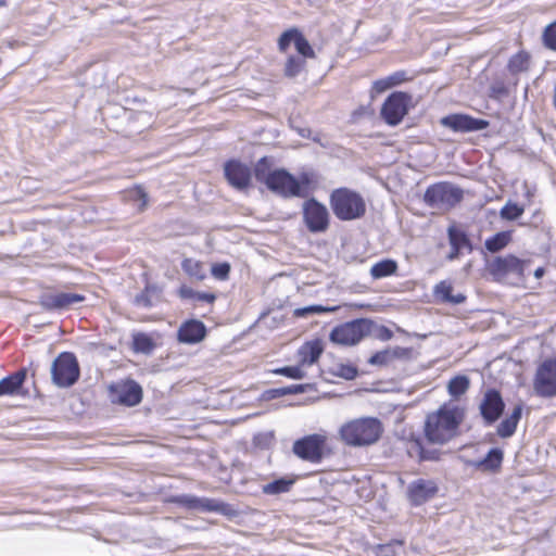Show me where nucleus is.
<instances>
[{
	"instance_id": "obj_46",
	"label": "nucleus",
	"mask_w": 556,
	"mask_h": 556,
	"mask_svg": "<svg viewBox=\"0 0 556 556\" xmlns=\"http://www.w3.org/2000/svg\"><path fill=\"white\" fill-rule=\"evenodd\" d=\"M371 334H374L377 339L381 341H388L392 339L393 332L386 326H379L375 324L372 328Z\"/></svg>"
},
{
	"instance_id": "obj_49",
	"label": "nucleus",
	"mask_w": 556,
	"mask_h": 556,
	"mask_svg": "<svg viewBox=\"0 0 556 556\" xmlns=\"http://www.w3.org/2000/svg\"><path fill=\"white\" fill-rule=\"evenodd\" d=\"M389 353H390V358H391V362L393 359H396V358H407L410 354V350L407 349V348H401V346H395L393 349H388Z\"/></svg>"
},
{
	"instance_id": "obj_17",
	"label": "nucleus",
	"mask_w": 556,
	"mask_h": 556,
	"mask_svg": "<svg viewBox=\"0 0 556 556\" xmlns=\"http://www.w3.org/2000/svg\"><path fill=\"white\" fill-rule=\"evenodd\" d=\"M438 492V485L432 480L418 479L413 481L407 489V494L410 503L419 506L432 497Z\"/></svg>"
},
{
	"instance_id": "obj_35",
	"label": "nucleus",
	"mask_w": 556,
	"mask_h": 556,
	"mask_svg": "<svg viewBox=\"0 0 556 556\" xmlns=\"http://www.w3.org/2000/svg\"><path fill=\"white\" fill-rule=\"evenodd\" d=\"M525 212V207L508 201L500 211V216L505 220H516Z\"/></svg>"
},
{
	"instance_id": "obj_1",
	"label": "nucleus",
	"mask_w": 556,
	"mask_h": 556,
	"mask_svg": "<svg viewBox=\"0 0 556 556\" xmlns=\"http://www.w3.org/2000/svg\"><path fill=\"white\" fill-rule=\"evenodd\" d=\"M465 418V410L456 405L444 404L435 413L427 416L425 433L431 443L444 444L458 434Z\"/></svg>"
},
{
	"instance_id": "obj_45",
	"label": "nucleus",
	"mask_w": 556,
	"mask_h": 556,
	"mask_svg": "<svg viewBox=\"0 0 556 556\" xmlns=\"http://www.w3.org/2000/svg\"><path fill=\"white\" fill-rule=\"evenodd\" d=\"M150 288L147 287L144 291H142L140 294L136 295L135 298V304L141 307H151L153 305V301L150 296Z\"/></svg>"
},
{
	"instance_id": "obj_13",
	"label": "nucleus",
	"mask_w": 556,
	"mask_h": 556,
	"mask_svg": "<svg viewBox=\"0 0 556 556\" xmlns=\"http://www.w3.org/2000/svg\"><path fill=\"white\" fill-rule=\"evenodd\" d=\"M534 389L541 396L556 395V361L547 359L538 368Z\"/></svg>"
},
{
	"instance_id": "obj_23",
	"label": "nucleus",
	"mask_w": 556,
	"mask_h": 556,
	"mask_svg": "<svg viewBox=\"0 0 556 556\" xmlns=\"http://www.w3.org/2000/svg\"><path fill=\"white\" fill-rule=\"evenodd\" d=\"M452 292L453 287L450 282L446 281L439 282L433 289V294L437 300L443 303L462 304L465 302L466 296L464 294H453Z\"/></svg>"
},
{
	"instance_id": "obj_20",
	"label": "nucleus",
	"mask_w": 556,
	"mask_h": 556,
	"mask_svg": "<svg viewBox=\"0 0 556 556\" xmlns=\"http://www.w3.org/2000/svg\"><path fill=\"white\" fill-rule=\"evenodd\" d=\"M142 399V389L135 382L129 381L116 390V402L126 406H135Z\"/></svg>"
},
{
	"instance_id": "obj_42",
	"label": "nucleus",
	"mask_w": 556,
	"mask_h": 556,
	"mask_svg": "<svg viewBox=\"0 0 556 556\" xmlns=\"http://www.w3.org/2000/svg\"><path fill=\"white\" fill-rule=\"evenodd\" d=\"M274 372L291 379H302L305 376L304 371L298 366L281 367L276 369Z\"/></svg>"
},
{
	"instance_id": "obj_53",
	"label": "nucleus",
	"mask_w": 556,
	"mask_h": 556,
	"mask_svg": "<svg viewBox=\"0 0 556 556\" xmlns=\"http://www.w3.org/2000/svg\"><path fill=\"white\" fill-rule=\"evenodd\" d=\"M388 78L392 83V86L394 87L405 80V72H396L390 75Z\"/></svg>"
},
{
	"instance_id": "obj_41",
	"label": "nucleus",
	"mask_w": 556,
	"mask_h": 556,
	"mask_svg": "<svg viewBox=\"0 0 556 556\" xmlns=\"http://www.w3.org/2000/svg\"><path fill=\"white\" fill-rule=\"evenodd\" d=\"M298 30V28H290L280 35L278 48L281 52H286L289 46L294 41Z\"/></svg>"
},
{
	"instance_id": "obj_9",
	"label": "nucleus",
	"mask_w": 556,
	"mask_h": 556,
	"mask_svg": "<svg viewBox=\"0 0 556 556\" xmlns=\"http://www.w3.org/2000/svg\"><path fill=\"white\" fill-rule=\"evenodd\" d=\"M267 188L283 197H301V185L298 179L286 169H275L266 177Z\"/></svg>"
},
{
	"instance_id": "obj_33",
	"label": "nucleus",
	"mask_w": 556,
	"mask_h": 556,
	"mask_svg": "<svg viewBox=\"0 0 556 556\" xmlns=\"http://www.w3.org/2000/svg\"><path fill=\"white\" fill-rule=\"evenodd\" d=\"M132 346L136 352L149 354L154 349L152 339L146 333H137L132 339Z\"/></svg>"
},
{
	"instance_id": "obj_18",
	"label": "nucleus",
	"mask_w": 556,
	"mask_h": 556,
	"mask_svg": "<svg viewBox=\"0 0 556 556\" xmlns=\"http://www.w3.org/2000/svg\"><path fill=\"white\" fill-rule=\"evenodd\" d=\"M85 296L77 293L60 292L48 293L40 298V305L49 311L67 308L76 303L83 302Z\"/></svg>"
},
{
	"instance_id": "obj_36",
	"label": "nucleus",
	"mask_w": 556,
	"mask_h": 556,
	"mask_svg": "<svg viewBox=\"0 0 556 556\" xmlns=\"http://www.w3.org/2000/svg\"><path fill=\"white\" fill-rule=\"evenodd\" d=\"M294 47L299 54H301L303 58H314L315 52L309 45L308 40L303 36V34L298 30V34L295 36V39L293 41Z\"/></svg>"
},
{
	"instance_id": "obj_48",
	"label": "nucleus",
	"mask_w": 556,
	"mask_h": 556,
	"mask_svg": "<svg viewBox=\"0 0 556 556\" xmlns=\"http://www.w3.org/2000/svg\"><path fill=\"white\" fill-rule=\"evenodd\" d=\"M338 375L344 379L352 380L357 376V369L351 365H340Z\"/></svg>"
},
{
	"instance_id": "obj_58",
	"label": "nucleus",
	"mask_w": 556,
	"mask_h": 556,
	"mask_svg": "<svg viewBox=\"0 0 556 556\" xmlns=\"http://www.w3.org/2000/svg\"><path fill=\"white\" fill-rule=\"evenodd\" d=\"M5 4V0H0V7Z\"/></svg>"
},
{
	"instance_id": "obj_4",
	"label": "nucleus",
	"mask_w": 556,
	"mask_h": 556,
	"mask_svg": "<svg viewBox=\"0 0 556 556\" xmlns=\"http://www.w3.org/2000/svg\"><path fill=\"white\" fill-rule=\"evenodd\" d=\"M464 191L459 187L442 181L429 186L425 192V203L439 211H450L462 202Z\"/></svg>"
},
{
	"instance_id": "obj_37",
	"label": "nucleus",
	"mask_w": 556,
	"mask_h": 556,
	"mask_svg": "<svg viewBox=\"0 0 556 556\" xmlns=\"http://www.w3.org/2000/svg\"><path fill=\"white\" fill-rule=\"evenodd\" d=\"M542 42L545 48L556 52V21L545 26Z\"/></svg>"
},
{
	"instance_id": "obj_26",
	"label": "nucleus",
	"mask_w": 556,
	"mask_h": 556,
	"mask_svg": "<svg viewBox=\"0 0 556 556\" xmlns=\"http://www.w3.org/2000/svg\"><path fill=\"white\" fill-rule=\"evenodd\" d=\"M503 451L501 448H491L485 457L475 465L477 468H481L483 470L495 471L500 469L503 462Z\"/></svg>"
},
{
	"instance_id": "obj_54",
	"label": "nucleus",
	"mask_w": 556,
	"mask_h": 556,
	"mask_svg": "<svg viewBox=\"0 0 556 556\" xmlns=\"http://www.w3.org/2000/svg\"><path fill=\"white\" fill-rule=\"evenodd\" d=\"M439 458V452L435 450H425L420 460H437Z\"/></svg>"
},
{
	"instance_id": "obj_3",
	"label": "nucleus",
	"mask_w": 556,
	"mask_h": 556,
	"mask_svg": "<svg viewBox=\"0 0 556 556\" xmlns=\"http://www.w3.org/2000/svg\"><path fill=\"white\" fill-rule=\"evenodd\" d=\"M330 206L340 220H354L366 213L364 198L356 191L342 187L334 189L330 194Z\"/></svg>"
},
{
	"instance_id": "obj_2",
	"label": "nucleus",
	"mask_w": 556,
	"mask_h": 556,
	"mask_svg": "<svg viewBox=\"0 0 556 556\" xmlns=\"http://www.w3.org/2000/svg\"><path fill=\"white\" fill-rule=\"evenodd\" d=\"M383 432L382 424L374 417H364L344 424L341 439L350 446H367L376 443Z\"/></svg>"
},
{
	"instance_id": "obj_19",
	"label": "nucleus",
	"mask_w": 556,
	"mask_h": 556,
	"mask_svg": "<svg viewBox=\"0 0 556 556\" xmlns=\"http://www.w3.org/2000/svg\"><path fill=\"white\" fill-rule=\"evenodd\" d=\"M206 334L204 324L197 319L184 323L178 329V340L182 343L193 344L202 341Z\"/></svg>"
},
{
	"instance_id": "obj_27",
	"label": "nucleus",
	"mask_w": 556,
	"mask_h": 556,
	"mask_svg": "<svg viewBox=\"0 0 556 556\" xmlns=\"http://www.w3.org/2000/svg\"><path fill=\"white\" fill-rule=\"evenodd\" d=\"M530 67V55L526 51H519L514 54L507 64L508 72L516 76L521 73L528 72Z\"/></svg>"
},
{
	"instance_id": "obj_28",
	"label": "nucleus",
	"mask_w": 556,
	"mask_h": 556,
	"mask_svg": "<svg viewBox=\"0 0 556 556\" xmlns=\"http://www.w3.org/2000/svg\"><path fill=\"white\" fill-rule=\"evenodd\" d=\"M321 353L323 344L319 340L307 342L300 350L303 362L307 363L308 365L316 363Z\"/></svg>"
},
{
	"instance_id": "obj_16",
	"label": "nucleus",
	"mask_w": 556,
	"mask_h": 556,
	"mask_svg": "<svg viewBox=\"0 0 556 556\" xmlns=\"http://www.w3.org/2000/svg\"><path fill=\"white\" fill-rule=\"evenodd\" d=\"M441 123L454 131L462 132L483 130L489 126V122L485 119L475 118L463 114L445 116L442 118Z\"/></svg>"
},
{
	"instance_id": "obj_56",
	"label": "nucleus",
	"mask_w": 556,
	"mask_h": 556,
	"mask_svg": "<svg viewBox=\"0 0 556 556\" xmlns=\"http://www.w3.org/2000/svg\"><path fill=\"white\" fill-rule=\"evenodd\" d=\"M543 275H544V268L543 267H539V268H536L534 270V277L535 278L539 279V278L543 277Z\"/></svg>"
},
{
	"instance_id": "obj_57",
	"label": "nucleus",
	"mask_w": 556,
	"mask_h": 556,
	"mask_svg": "<svg viewBox=\"0 0 556 556\" xmlns=\"http://www.w3.org/2000/svg\"><path fill=\"white\" fill-rule=\"evenodd\" d=\"M389 549H390V547H389V546H380V551H381V553H383L384 555H388V554H389Z\"/></svg>"
},
{
	"instance_id": "obj_30",
	"label": "nucleus",
	"mask_w": 556,
	"mask_h": 556,
	"mask_svg": "<svg viewBox=\"0 0 556 556\" xmlns=\"http://www.w3.org/2000/svg\"><path fill=\"white\" fill-rule=\"evenodd\" d=\"M447 233L451 248L460 249L462 251L467 250L468 252L472 250L470 240L463 230L450 227Z\"/></svg>"
},
{
	"instance_id": "obj_51",
	"label": "nucleus",
	"mask_w": 556,
	"mask_h": 556,
	"mask_svg": "<svg viewBox=\"0 0 556 556\" xmlns=\"http://www.w3.org/2000/svg\"><path fill=\"white\" fill-rule=\"evenodd\" d=\"M131 197L140 202L138 205L139 210H143L147 206L148 195L142 188L132 190Z\"/></svg>"
},
{
	"instance_id": "obj_55",
	"label": "nucleus",
	"mask_w": 556,
	"mask_h": 556,
	"mask_svg": "<svg viewBox=\"0 0 556 556\" xmlns=\"http://www.w3.org/2000/svg\"><path fill=\"white\" fill-rule=\"evenodd\" d=\"M460 252H462L460 249L452 248L450 254L447 255V258L453 261L458 257Z\"/></svg>"
},
{
	"instance_id": "obj_12",
	"label": "nucleus",
	"mask_w": 556,
	"mask_h": 556,
	"mask_svg": "<svg viewBox=\"0 0 556 556\" xmlns=\"http://www.w3.org/2000/svg\"><path fill=\"white\" fill-rule=\"evenodd\" d=\"M504 408L505 403L500 391L488 389L483 393L482 401L479 404V410L485 426H491L497 421Z\"/></svg>"
},
{
	"instance_id": "obj_32",
	"label": "nucleus",
	"mask_w": 556,
	"mask_h": 556,
	"mask_svg": "<svg viewBox=\"0 0 556 556\" xmlns=\"http://www.w3.org/2000/svg\"><path fill=\"white\" fill-rule=\"evenodd\" d=\"M181 299H189L197 302L213 303L216 296L213 293L194 291L192 288L181 286L178 291Z\"/></svg>"
},
{
	"instance_id": "obj_6",
	"label": "nucleus",
	"mask_w": 556,
	"mask_h": 556,
	"mask_svg": "<svg viewBox=\"0 0 556 556\" xmlns=\"http://www.w3.org/2000/svg\"><path fill=\"white\" fill-rule=\"evenodd\" d=\"M51 377L60 388L73 386L79 378V365L73 353L63 352L52 363Z\"/></svg>"
},
{
	"instance_id": "obj_40",
	"label": "nucleus",
	"mask_w": 556,
	"mask_h": 556,
	"mask_svg": "<svg viewBox=\"0 0 556 556\" xmlns=\"http://www.w3.org/2000/svg\"><path fill=\"white\" fill-rule=\"evenodd\" d=\"M270 162L268 157L264 156L255 165L254 173L258 181L266 184V177L269 175Z\"/></svg>"
},
{
	"instance_id": "obj_52",
	"label": "nucleus",
	"mask_w": 556,
	"mask_h": 556,
	"mask_svg": "<svg viewBox=\"0 0 556 556\" xmlns=\"http://www.w3.org/2000/svg\"><path fill=\"white\" fill-rule=\"evenodd\" d=\"M374 87H375L376 91L383 92V91L392 88L393 86H392V83L387 77V78L375 81Z\"/></svg>"
},
{
	"instance_id": "obj_38",
	"label": "nucleus",
	"mask_w": 556,
	"mask_h": 556,
	"mask_svg": "<svg viewBox=\"0 0 556 556\" xmlns=\"http://www.w3.org/2000/svg\"><path fill=\"white\" fill-rule=\"evenodd\" d=\"M181 267L186 274H188L190 277H193L198 280H201L204 278V273L202 265L192 258H186L181 263Z\"/></svg>"
},
{
	"instance_id": "obj_11",
	"label": "nucleus",
	"mask_w": 556,
	"mask_h": 556,
	"mask_svg": "<svg viewBox=\"0 0 556 556\" xmlns=\"http://www.w3.org/2000/svg\"><path fill=\"white\" fill-rule=\"evenodd\" d=\"M410 97L404 92H393L384 101L381 108V117L390 126L401 123L408 111Z\"/></svg>"
},
{
	"instance_id": "obj_5",
	"label": "nucleus",
	"mask_w": 556,
	"mask_h": 556,
	"mask_svg": "<svg viewBox=\"0 0 556 556\" xmlns=\"http://www.w3.org/2000/svg\"><path fill=\"white\" fill-rule=\"evenodd\" d=\"M375 323L367 318L354 319L334 327L330 332V341L340 345H355L363 338L370 336Z\"/></svg>"
},
{
	"instance_id": "obj_8",
	"label": "nucleus",
	"mask_w": 556,
	"mask_h": 556,
	"mask_svg": "<svg viewBox=\"0 0 556 556\" xmlns=\"http://www.w3.org/2000/svg\"><path fill=\"white\" fill-rule=\"evenodd\" d=\"M326 437L314 433L294 441L292 452L301 459L309 463H319L324 456Z\"/></svg>"
},
{
	"instance_id": "obj_25",
	"label": "nucleus",
	"mask_w": 556,
	"mask_h": 556,
	"mask_svg": "<svg viewBox=\"0 0 556 556\" xmlns=\"http://www.w3.org/2000/svg\"><path fill=\"white\" fill-rule=\"evenodd\" d=\"M399 266L394 260L386 258L375 263L370 268L372 279H382L396 273Z\"/></svg>"
},
{
	"instance_id": "obj_50",
	"label": "nucleus",
	"mask_w": 556,
	"mask_h": 556,
	"mask_svg": "<svg viewBox=\"0 0 556 556\" xmlns=\"http://www.w3.org/2000/svg\"><path fill=\"white\" fill-rule=\"evenodd\" d=\"M304 391L305 387L303 384H294L275 390V392L278 393L279 395L300 394L303 393Z\"/></svg>"
},
{
	"instance_id": "obj_24",
	"label": "nucleus",
	"mask_w": 556,
	"mask_h": 556,
	"mask_svg": "<svg viewBox=\"0 0 556 556\" xmlns=\"http://www.w3.org/2000/svg\"><path fill=\"white\" fill-rule=\"evenodd\" d=\"M295 483V478L292 477H282L276 479L269 483H266L262 486V491L267 495H278L281 493H287L290 491L292 485Z\"/></svg>"
},
{
	"instance_id": "obj_22",
	"label": "nucleus",
	"mask_w": 556,
	"mask_h": 556,
	"mask_svg": "<svg viewBox=\"0 0 556 556\" xmlns=\"http://www.w3.org/2000/svg\"><path fill=\"white\" fill-rule=\"evenodd\" d=\"M26 379V369H20L0 380V396L17 394Z\"/></svg>"
},
{
	"instance_id": "obj_47",
	"label": "nucleus",
	"mask_w": 556,
	"mask_h": 556,
	"mask_svg": "<svg viewBox=\"0 0 556 556\" xmlns=\"http://www.w3.org/2000/svg\"><path fill=\"white\" fill-rule=\"evenodd\" d=\"M425 448L419 440H412L407 446V453L410 457H417L419 460Z\"/></svg>"
},
{
	"instance_id": "obj_44",
	"label": "nucleus",
	"mask_w": 556,
	"mask_h": 556,
	"mask_svg": "<svg viewBox=\"0 0 556 556\" xmlns=\"http://www.w3.org/2000/svg\"><path fill=\"white\" fill-rule=\"evenodd\" d=\"M230 273V265L228 263H218L212 266V275L219 280L228 278Z\"/></svg>"
},
{
	"instance_id": "obj_7",
	"label": "nucleus",
	"mask_w": 556,
	"mask_h": 556,
	"mask_svg": "<svg viewBox=\"0 0 556 556\" xmlns=\"http://www.w3.org/2000/svg\"><path fill=\"white\" fill-rule=\"evenodd\" d=\"M529 263V261L520 260L513 254H508L495 257L489 263L488 270L496 281H503L510 275L522 278L525 268Z\"/></svg>"
},
{
	"instance_id": "obj_14",
	"label": "nucleus",
	"mask_w": 556,
	"mask_h": 556,
	"mask_svg": "<svg viewBox=\"0 0 556 556\" xmlns=\"http://www.w3.org/2000/svg\"><path fill=\"white\" fill-rule=\"evenodd\" d=\"M174 502L188 509L201 511V513H226L227 504L207 497H198L194 495L182 494L174 498Z\"/></svg>"
},
{
	"instance_id": "obj_31",
	"label": "nucleus",
	"mask_w": 556,
	"mask_h": 556,
	"mask_svg": "<svg viewBox=\"0 0 556 556\" xmlns=\"http://www.w3.org/2000/svg\"><path fill=\"white\" fill-rule=\"evenodd\" d=\"M469 386L470 380L467 376H456L450 380L447 390L451 396L457 399L467 392Z\"/></svg>"
},
{
	"instance_id": "obj_21",
	"label": "nucleus",
	"mask_w": 556,
	"mask_h": 556,
	"mask_svg": "<svg viewBox=\"0 0 556 556\" xmlns=\"http://www.w3.org/2000/svg\"><path fill=\"white\" fill-rule=\"evenodd\" d=\"M522 404L514 407L511 414L503 419L497 426L496 433L503 439L510 438L516 432L517 426L521 419Z\"/></svg>"
},
{
	"instance_id": "obj_10",
	"label": "nucleus",
	"mask_w": 556,
	"mask_h": 556,
	"mask_svg": "<svg viewBox=\"0 0 556 556\" xmlns=\"http://www.w3.org/2000/svg\"><path fill=\"white\" fill-rule=\"evenodd\" d=\"M303 218L311 232H324L329 227V212L327 207L314 198L304 202Z\"/></svg>"
},
{
	"instance_id": "obj_39",
	"label": "nucleus",
	"mask_w": 556,
	"mask_h": 556,
	"mask_svg": "<svg viewBox=\"0 0 556 556\" xmlns=\"http://www.w3.org/2000/svg\"><path fill=\"white\" fill-rule=\"evenodd\" d=\"M334 309H336L334 307H325L323 305H309V306L296 308L294 311V315L296 317H306V316L313 315V314L333 312Z\"/></svg>"
},
{
	"instance_id": "obj_15",
	"label": "nucleus",
	"mask_w": 556,
	"mask_h": 556,
	"mask_svg": "<svg viewBox=\"0 0 556 556\" xmlns=\"http://www.w3.org/2000/svg\"><path fill=\"white\" fill-rule=\"evenodd\" d=\"M224 174L231 187L237 190H244L251 182L250 167L240 161L230 160L224 165Z\"/></svg>"
},
{
	"instance_id": "obj_34",
	"label": "nucleus",
	"mask_w": 556,
	"mask_h": 556,
	"mask_svg": "<svg viewBox=\"0 0 556 556\" xmlns=\"http://www.w3.org/2000/svg\"><path fill=\"white\" fill-rule=\"evenodd\" d=\"M305 66V60L295 55L287 59L283 73L287 77L293 78L298 76Z\"/></svg>"
},
{
	"instance_id": "obj_29",
	"label": "nucleus",
	"mask_w": 556,
	"mask_h": 556,
	"mask_svg": "<svg viewBox=\"0 0 556 556\" xmlns=\"http://www.w3.org/2000/svg\"><path fill=\"white\" fill-rule=\"evenodd\" d=\"M511 241L510 231H500L494 236L488 238L484 242L485 249L491 253H496L503 250Z\"/></svg>"
},
{
	"instance_id": "obj_43",
	"label": "nucleus",
	"mask_w": 556,
	"mask_h": 556,
	"mask_svg": "<svg viewBox=\"0 0 556 556\" xmlns=\"http://www.w3.org/2000/svg\"><path fill=\"white\" fill-rule=\"evenodd\" d=\"M391 362L390 353L387 350L379 351L370 356L368 363L372 366H384Z\"/></svg>"
}]
</instances>
